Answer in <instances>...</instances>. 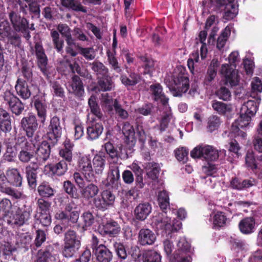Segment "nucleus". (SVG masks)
<instances>
[{
  "label": "nucleus",
  "instance_id": "obj_1",
  "mask_svg": "<svg viewBox=\"0 0 262 262\" xmlns=\"http://www.w3.org/2000/svg\"><path fill=\"white\" fill-rule=\"evenodd\" d=\"M172 76L171 82L168 84L170 92L174 97H181L189 89V79L186 69L183 67L178 69Z\"/></svg>",
  "mask_w": 262,
  "mask_h": 262
},
{
  "label": "nucleus",
  "instance_id": "obj_2",
  "mask_svg": "<svg viewBox=\"0 0 262 262\" xmlns=\"http://www.w3.org/2000/svg\"><path fill=\"white\" fill-rule=\"evenodd\" d=\"M63 245L61 254L64 257H73L81 247V237L72 229H69L64 233Z\"/></svg>",
  "mask_w": 262,
  "mask_h": 262
},
{
  "label": "nucleus",
  "instance_id": "obj_3",
  "mask_svg": "<svg viewBox=\"0 0 262 262\" xmlns=\"http://www.w3.org/2000/svg\"><path fill=\"white\" fill-rule=\"evenodd\" d=\"M9 18L15 32L21 33L23 37L29 40L31 38L30 31H34V24H29V20L14 11L8 14Z\"/></svg>",
  "mask_w": 262,
  "mask_h": 262
},
{
  "label": "nucleus",
  "instance_id": "obj_4",
  "mask_svg": "<svg viewBox=\"0 0 262 262\" xmlns=\"http://www.w3.org/2000/svg\"><path fill=\"white\" fill-rule=\"evenodd\" d=\"M32 211L30 205H25L23 207H18L8 217L7 223L9 225L17 227L29 224Z\"/></svg>",
  "mask_w": 262,
  "mask_h": 262
},
{
  "label": "nucleus",
  "instance_id": "obj_5",
  "mask_svg": "<svg viewBox=\"0 0 262 262\" xmlns=\"http://www.w3.org/2000/svg\"><path fill=\"white\" fill-rule=\"evenodd\" d=\"M62 126L60 118L55 116L50 119L49 124L47 128V139L52 146L57 144L61 137Z\"/></svg>",
  "mask_w": 262,
  "mask_h": 262
},
{
  "label": "nucleus",
  "instance_id": "obj_6",
  "mask_svg": "<svg viewBox=\"0 0 262 262\" xmlns=\"http://www.w3.org/2000/svg\"><path fill=\"white\" fill-rule=\"evenodd\" d=\"M154 222L157 229L165 231V233L170 234L177 232L182 228V223L177 220H173L170 223V219L167 216L164 217L163 214H158L154 217Z\"/></svg>",
  "mask_w": 262,
  "mask_h": 262
},
{
  "label": "nucleus",
  "instance_id": "obj_7",
  "mask_svg": "<svg viewBox=\"0 0 262 262\" xmlns=\"http://www.w3.org/2000/svg\"><path fill=\"white\" fill-rule=\"evenodd\" d=\"M4 102L10 111L16 116L22 114L25 109V104L10 90H6L2 95Z\"/></svg>",
  "mask_w": 262,
  "mask_h": 262
},
{
  "label": "nucleus",
  "instance_id": "obj_8",
  "mask_svg": "<svg viewBox=\"0 0 262 262\" xmlns=\"http://www.w3.org/2000/svg\"><path fill=\"white\" fill-rule=\"evenodd\" d=\"M190 156L194 159L204 158L207 161H214L219 158V152L212 146L199 145L191 151Z\"/></svg>",
  "mask_w": 262,
  "mask_h": 262
},
{
  "label": "nucleus",
  "instance_id": "obj_9",
  "mask_svg": "<svg viewBox=\"0 0 262 262\" xmlns=\"http://www.w3.org/2000/svg\"><path fill=\"white\" fill-rule=\"evenodd\" d=\"M116 196L110 189L103 190L100 195L93 199V204L99 210L104 211L114 205Z\"/></svg>",
  "mask_w": 262,
  "mask_h": 262
},
{
  "label": "nucleus",
  "instance_id": "obj_10",
  "mask_svg": "<svg viewBox=\"0 0 262 262\" xmlns=\"http://www.w3.org/2000/svg\"><path fill=\"white\" fill-rule=\"evenodd\" d=\"M120 224L113 219H110L106 222H102L98 226L97 230L103 237H116L121 232Z\"/></svg>",
  "mask_w": 262,
  "mask_h": 262
},
{
  "label": "nucleus",
  "instance_id": "obj_11",
  "mask_svg": "<svg viewBox=\"0 0 262 262\" xmlns=\"http://www.w3.org/2000/svg\"><path fill=\"white\" fill-rule=\"evenodd\" d=\"M211 5L224 10L225 17L228 19H233L238 13V6L234 0H209Z\"/></svg>",
  "mask_w": 262,
  "mask_h": 262
},
{
  "label": "nucleus",
  "instance_id": "obj_12",
  "mask_svg": "<svg viewBox=\"0 0 262 262\" xmlns=\"http://www.w3.org/2000/svg\"><path fill=\"white\" fill-rule=\"evenodd\" d=\"M22 182L23 177L16 168H9L6 170L5 174H1L0 185L9 184L15 187H20Z\"/></svg>",
  "mask_w": 262,
  "mask_h": 262
},
{
  "label": "nucleus",
  "instance_id": "obj_13",
  "mask_svg": "<svg viewBox=\"0 0 262 262\" xmlns=\"http://www.w3.org/2000/svg\"><path fill=\"white\" fill-rule=\"evenodd\" d=\"M20 128L25 132L28 139L32 138L38 128V120L36 116L32 113L24 117L20 120Z\"/></svg>",
  "mask_w": 262,
  "mask_h": 262
},
{
  "label": "nucleus",
  "instance_id": "obj_14",
  "mask_svg": "<svg viewBox=\"0 0 262 262\" xmlns=\"http://www.w3.org/2000/svg\"><path fill=\"white\" fill-rule=\"evenodd\" d=\"M222 74L224 77V84L230 88H234L239 84L240 77L238 71L232 69L227 64H223L221 69Z\"/></svg>",
  "mask_w": 262,
  "mask_h": 262
},
{
  "label": "nucleus",
  "instance_id": "obj_15",
  "mask_svg": "<svg viewBox=\"0 0 262 262\" xmlns=\"http://www.w3.org/2000/svg\"><path fill=\"white\" fill-rule=\"evenodd\" d=\"M79 170L88 182H92L95 178L91 158L88 156L80 157L78 161Z\"/></svg>",
  "mask_w": 262,
  "mask_h": 262
},
{
  "label": "nucleus",
  "instance_id": "obj_16",
  "mask_svg": "<svg viewBox=\"0 0 262 262\" xmlns=\"http://www.w3.org/2000/svg\"><path fill=\"white\" fill-rule=\"evenodd\" d=\"M34 50L38 68L45 75H47L48 74L47 68L48 59L40 41L35 42Z\"/></svg>",
  "mask_w": 262,
  "mask_h": 262
},
{
  "label": "nucleus",
  "instance_id": "obj_17",
  "mask_svg": "<svg viewBox=\"0 0 262 262\" xmlns=\"http://www.w3.org/2000/svg\"><path fill=\"white\" fill-rule=\"evenodd\" d=\"M251 120L250 115L245 114L243 112H240V116L239 118L235 120L232 123L231 131L232 133L235 134V136H242L244 138L246 136V133L241 129H243L246 127L249 124Z\"/></svg>",
  "mask_w": 262,
  "mask_h": 262
},
{
  "label": "nucleus",
  "instance_id": "obj_18",
  "mask_svg": "<svg viewBox=\"0 0 262 262\" xmlns=\"http://www.w3.org/2000/svg\"><path fill=\"white\" fill-rule=\"evenodd\" d=\"M104 130L103 125L101 121L92 119L86 127V138L88 140L94 141L98 139Z\"/></svg>",
  "mask_w": 262,
  "mask_h": 262
},
{
  "label": "nucleus",
  "instance_id": "obj_19",
  "mask_svg": "<svg viewBox=\"0 0 262 262\" xmlns=\"http://www.w3.org/2000/svg\"><path fill=\"white\" fill-rule=\"evenodd\" d=\"M62 145L63 147L59 150L58 159L72 165L73 162V150L74 144L69 139L66 138Z\"/></svg>",
  "mask_w": 262,
  "mask_h": 262
},
{
  "label": "nucleus",
  "instance_id": "obj_20",
  "mask_svg": "<svg viewBox=\"0 0 262 262\" xmlns=\"http://www.w3.org/2000/svg\"><path fill=\"white\" fill-rule=\"evenodd\" d=\"M104 185L106 187L117 188L120 184V175L119 166L117 165H111L107 173L106 179Z\"/></svg>",
  "mask_w": 262,
  "mask_h": 262
},
{
  "label": "nucleus",
  "instance_id": "obj_21",
  "mask_svg": "<svg viewBox=\"0 0 262 262\" xmlns=\"http://www.w3.org/2000/svg\"><path fill=\"white\" fill-rule=\"evenodd\" d=\"M48 141L43 140L38 145L36 151V160L39 163H45L50 158L51 147H53Z\"/></svg>",
  "mask_w": 262,
  "mask_h": 262
},
{
  "label": "nucleus",
  "instance_id": "obj_22",
  "mask_svg": "<svg viewBox=\"0 0 262 262\" xmlns=\"http://www.w3.org/2000/svg\"><path fill=\"white\" fill-rule=\"evenodd\" d=\"M71 165L58 159L57 162L55 163H50L46 165L45 167L49 169L52 175L57 177H62L65 175L68 170L69 166Z\"/></svg>",
  "mask_w": 262,
  "mask_h": 262
},
{
  "label": "nucleus",
  "instance_id": "obj_23",
  "mask_svg": "<svg viewBox=\"0 0 262 262\" xmlns=\"http://www.w3.org/2000/svg\"><path fill=\"white\" fill-rule=\"evenodd\" d=\"M154 232L148 228L141 229L138 234V243L142 246L152 245L156 241Z\"/></svg>",
  "mask_w": 262,
  "mask_h": 262
},
{
  "label": "nucleus",
  "instance_id": "obj_24",
  "mask_svg": "<svg viewBox=\"0 0 262 262\" xmlns=\"http://www.w3.org/2000/svg\"><path fill=\"white\" fill-rule=\"evenodd\" d=\"M39 167L36 163L28 165L25 167V174L28 185L32 189L37 186V170Z\"/></svg>",
  "mask_w": 262,
  "mask_h": 262
},
{
  "label": "nucleus",
  "instance_id": "obj_25",
  "mask_svg": "<svg viewBox=\"0 0 262 262\" xmlns=\"http://www.w3.org/2000/svg\"><path fill=\"white\" fill-rule=\"evenodd\" d=\"M150 91L154 101L160 102L163 106L168 105L169 99L164 94L163 88L160 83L152 84L150 86Z\"/></svg>",
  "mask_w": 262,
  "mask_h": 262
},
{
  "label": "nucleus",
  "instance_id": "obj_26",
  "mask_svg": "<svg viewBox=\"0 0 262 262\" xmlns=\"http://www.w3.org/2000/svg\"><path fill=\"white\" fill-rule=\"evenodd\" d=\"M14 88L17 95L23 100L28 99L32 95L30 88L24 79L18 78Z\"/></svg>",
  "mask_w": 262,
  "mask_h": 262
},
{
  "label": "nucleus",
  "instance_id": "obj_27",
  "mask_svg": "<svg viewBox=\"0 0 262 262\" xmlns=\"http://www.w3.org/2000/svg\"><path fill=\"white\" fill-rule=\"evenodd\" d=\"M97 80V85L94 88V90L95 91L98 90L99 92L111 91L115 87L114 82L110 73Z\"/></svg>",
  "mask_w": 262,
  "mask_h": 262
},
{
  "label": "nucleus",
  "instance_id": "obj_28",
  "mask_svg": "<svg viewBox=\"0 0 262 262\" xmlns=\"http://www.w3.org/2000/svg\"><path fill=\"white\" fill-rule=\"evenodd\" d=\"M151 210L152 207L149 203H140L134 210L135 217L137 220L143 221L147 218Z\"/></svg>",
  "mask_w": 262,
  "mask_h": 262
},
{
  "label": "nucleus",
  "instance_id": "obj_29",
  "mask_svg": "<svg viewBox=\"0 0 262 262\" xmlns=\"http://www.w3.org/2000/svg\"><path fill=\"white\" fill-rule=\"evenodd\" d=\"M128 75L123 74L120 76L121 83L127 89L135 86L140 83L142 80V77L138 73L135 72H128Z\"/></svg>",
  "mask_w": 262,
  "mask_h": 262
},
{
  "label": "nucleus",
  "instance_id": "obj_30",
  "mask_svg": "<svg viewBox=\"0 0 262 262\" xmlns=\"http://www.w3.org/2000/svg\"><path fill=\"white\" fill-rule=\"evenodd\" d=\"M255 220L254 217H246L239 222L238 228L242 233L248 235L255 231Z\"/></svg>",
  "mask_w": 262,
  "mask_h": 262
},
{
  "label": "nucleus",
  "instance_id": "obj_31",
  "mask_svg": "<svg viewBox=\"0 0 262 262\" xmlns=\"http://www.w3.org/2000/svg\"><path fill=\"white\" fill-rule=\"evenodd\" d=\"M92 163L93 170L95 174H102L106 163L105 153L99 152L96 154L93 159Z\"/></svg>",
  "mask_w": 262,
  "mask_h": 262
},
{
  "label": "nucleus",
  "instance_id": "obj_32",
  "mask_svg": "<svg viewBox=\"0 0 262 262\" xmlns=\"http://www.w3.org/2000/svg\"><path fill=\"white\" fill-rule=\"evenodd\" d=\"M98 262H111L113 257L112 252L104 244H100V247L93 252Z\"/></svg>",
  "mask_w": 262,
  "mask_h": 262
},
{
  "label": "nucleus",
  "instance_id": "obj_33",
  "mask_svg": "<svg viewBox=\"0 0 262 262\" xmlns=\"http://www.w3.org/2000/svg\"><path fill=\"white\" fill-rule=\"evenodd\" d=\"M70 85L72 89L71 93L77 97H81L84 93L83 83L77 75H73L71 77Z\"/></svg>",
  "mask_w": 262,
  "mask_h": 262
},
{
  "label": "nucleus",
  "instance_id": "obj_34",
  "mask_svg": "<svg viewBox=\"0 0 262 262\" xmlns=\"http://www.w3.org/2000/svg\"><path fill=\"white\" fill-rule=\"evenodd\" d=\"M122 134L124 136L125 142L131 146L136 143L135 129L128 122H125L122 128Z\"/></svg>",
  "mask_w": 262,
  "mask_h": 262
},
{
  "label": "nucleus",
  "instance_id": "obj_35",
  "mask_svg": "<svg viewBox=\"0 0 262 262\" xmlns=\"http://www.w3.org/2000/svg\"><path fill=\"white\" fill-rule=\"evenodd\" d=\"M68 212L64 211H59L55 214V219L60 221L61 224L63 225L66 222H70L72 224H75L77 222L79 213L73 212L71 214H68Z\"/></svg>",
  "mask_w": 262,
  "mask_h": 262
},
{
  "label": "nucleus",
  "instance_id": "obj_36",
  "mask_svg": "<svg viewBox=\"0 0 262 262\" xmlns=\"http://www.w3.org/2000/svg\"><path fill=\"white\" fill-rule=\"evenodd\" d=\"M99 192L98 186L96 184L91 183L81 188L80 193L81 196L85 200L89 201L94 199Z\"/></svg>",
  "mask_w": 262,
  "mask_h": 262
},
{
  "label": "nucleus",
  "instance_id": "obj_37",
  "mask_svg": "<svg viewBox=\"0 0 262 262\" xmlns=\"http://www.w3.org/2000/svg\"><path fill=\"white\" fill-rule=\"evenodd\" d=\"M88 64L91 67L97 79L110 73L107 67L99 60H94L88 63Z\"/></svg>",
  "mask_w": 262,
  "mask_h": 262
},
{
  "label": "nucleus",
  "instance_id": "obj_38",
  "mask_svg": "<svg viewBox=\"0 0 262 262\" xmlns=\"http://www.w3.org/2000/svg\"><path fill=\"white\" fill-rule=\"evenodd\" d=\"M135 186L132 187L127 192V195L130 197H132L134 199H136L139 196L141 193V189H143L145 185V183L143 182V175H139L135 176Z\"/></svg>",
  "mask_w": 262,
  "mask_h": 262
},
{
  "label": "nucleus",
  "instance_id": "obj_39",
  "mask_svg": "<svg viewBox=\"0 0 262 262\" xmlns=\"http://www.w3.org/2000/svg\"><path fill=\"white\" fill-rule=\"evenodd\" d=\"M157 201L160 208L162 211L164 217L166 216V213L168 209H169V198L168 192L163 190L158 192Z\"/></svg>",
  "mask_w": 262,
  "mask_h": 262
},
{
  "label": "nucleus",
  "instance_id": "obj_40",
  "mask_svg": "<svg viewBox=\"0 0 262 262\" xmlns=\"http://www.w3.org/2000/svg\"><path fill=\"white\" fill-rule=\"evenodd\" d=\"M53 250L52 247H49L38 250L35 262H55L56 258L52 253Z\"/></svg>",
  "mask_w": 262,
  "mask_h": 262
},
{
  "label": "nucleus",
  "instance_id": "obj_41",
  "mask_svg": "<svg viewBox=\"0 0 262 262\" xmlns=\"http://www.w3.org/2000/svg\"><path fill=\"white\" fill-rule=\"evenodd\" d=\"M139 58L143 62L142 66L144 69V74L151 75L155 70L154 60L147 54L140 55L139 56Z\"/></svg>",
  "mask_w": 262,
  "mask_h": 262
},
{
  "label": "nucleus",
  "instance_id": "obj_42",
  "mask_svg": "<svg viewBox=\"0 0 262 262\" xmlns=\"http://www.w3.org/2000/svg\"><path fill=\"white\" fill-rule=\"evenodd\" d=\"M61 5L68 9H71L76 12L86 13V7L83 6L80 0H60Z\"/></svg>",
  "mask_w": 262,
  "mask_h": 262
},
{
  "label": "nucleus",
  "instance_id": "obj_43",
  "mask_svg": "<svg viewBox=\"0 0 262 262\" xmlns=\"http://www.w3.org/2000/svg\"><path fill=\"white\" fill-rule=\"evenodd\" d=\"M37 192L41 198L47 199L53 196L55 190L48 182L44 181L38 186Z\"/></svg>",
  "mask_w": 262,
  "mask_h": 262
},
{
  "label": "nucleus",
  "instance_id": "obj_44",
  "mask_svg": "<svg viewBox=\"0 0 262 262\" xmlns=\"http://www.w3.org/2000/svg\"><path fill=\"white\" fill-rule=\"evenodd\" d=\"M34 105L37 111V116L39 119V121L42 124H44L47 119V105L45 103L42 102L39 99H36Z\"/></svg>",
  "mask_w": 262,
  "mask_h": 262
},
{
  "label": "nucleus",
  "instance_id": "obj_45",
  "mask_svg": "<svg viewBox=\"0 0 262 262\" xmlns=\"http://www.w3.org/2000/svg\"><path fill=\"white\" fill-rule=\"evenodd\" d=\"M80 219L82 221L81 228L83 231H86L95 222L94 215L90 211L84 212L81 214Z\"/></svg>",
  "mask_w": 262,
  "mask_h": 262
},
{
  "label": "nucleus",
  "instance_id": "obj_46",
  "mask_svg": "<svg viewBox=\"0 0 262 262\" xmlns=\"http://www.w3.org/2000/svg\"><path fill=\"white\" fill-rule=\"evenodd\" d=\"M116 54L111 53L110 50H107L106 52L107 59L111 69L117 73L120 74L122 72V69L116 57Z\"/></svg>",
  "mask_w": 262,
  "mask_h": 262
},
{
  "label": "nucleus",
  "instance_id": "obj_47",
  "mask_svg": "<svg viewBox=\"0 0 262 262\" xmlns=\"http://www.w3.org/2000/svg\"><path fill=\"white\" fill-rule=\"evenodd\" d=\"M258 104V103L255 100H249L243 105L241 112H243L248 115H250V117L253 116L257 112Z\"/></svg>",
  "mask_w": 262,
  "mask_h": 262
},
{
  "label": "nucleus",
  "instance_id": "obj_48",
  "mask_svg": "<svg viewBox=\"0 0 262 262\" xmlns=\"http://www.w3.org/2000/svg\"><path fill=\"white\" fill-rule=\"evenodd\" d=\"M66 42L67 44L65 48L66 54L72 57H76L79 53L77 50H78L79 51V47H81V46L76 43L73 38L66 39Z\"/></svg>",
  "mask_w": 262,
  "mask_h": 262
},
{
  "label": "nucleus",
  "instance_id": "obj_49",
  "mask_svg": "<svg viewBox=\"0 0 262 262\" xmlns=\"http://www.w3.org/2000/svg\"><path fill=\"white\" fill-rule=\"evenodd\" d=\"M143 262H161V255L155 250H146L142 253Z\"/></svg>",
  "mask_w": 262,
  "mask_h": 262
},
{
  "label": "nucleus",
  "instance_id": "obj_50",
  "mask_svg": "<svg viewBox=\"0 0 262 262\" xmlns=\"http://www.w3.org/2000/svg\"><path fill=\"white\" fill-rule=\"evenodd\" d=\"M34 146L25 149H22L18 155L19 160L24 163H27L34 157Z\"/></svg>",
  "mask_w": 262,
  "mask_h": 262
},
{
  "label": "nucleus",
  "instance_id": "obj_51",
  "mask_svg": "<svg viewBox=\"0 0 262 262\" xmlns=\"http://www.w3.org/2000/svg\"><path fill=\"white\" fill-rule=\"evenodd\" d=\"M14 32L7 21L0 23V40L5 42Z\"/></svg>",
  "mask_w": 262,
  "mask_h": 262
},
{
  "label": "nucleus",
  "instance_id": "obj_52",
  "mask_svg": "<svg viewBox=\"0 0 262 262\" xmlns=\"http://www.w3.org/2000/svg\"><path fill=\"white\" fill-rule=\"evenodd\" d=\"M50 34L54 48L58 53H62L63 52L64 41L62 39L60 38L58 32L56 30H52Z\"/></svg>",
  "mask_w": 262,
  "mask_h": 262
},
{
  "label": "nucleus",
  "instance_id": "obj_53",
  "mask_svg": "<svg viewBox=\"0 0 262 262\" xmlns=\"http://www.w3.org/2000/svg\"><path fill=\"white\" fill-rule=\"evenodd\" d=\"M212 107L214 111L221 115H225L232 111L230 104H227L216 100H214L212 102Z\"/></svg>",
  "mask_w": 262,
  "mask_h": 262
},
{
  "label": "nucleus",
  "instance_id": "obj_54",
  "mask_svg": "<svg viewBox=\"0 0 262 262\" xmlns=\"http://www.w3.org/2000/svg\"><path fill=\"white\" fill-rule=\"evenodd\" d=\"M178 249L174 253L182 255H188L190 252V244L184 237H181L177 244Z\"/></svg>",
  "mask_w": 262,
  "mask_h": 262
},
{
  "label": "nucleus",
  "instance_id": "obj_55",
  "mask_svg": "<svg viewBox=\"0 0 262 262\" xmlns=\"http://www.w3.org/2000/svg\"><path fill=\"white\" fill-rule=\"evenodd\" d=\"M46 241V233L41 229H37L35 232V238L34 244L31 246L32 250H36L37 248L41 246L43 243Z\"/></svg>",
  "mask_w": 262,
  "mask_h": 262
},
{
  "label": "nucleus",
  "instance_id": "obj_56",
  "mask_svg": "<svg viewBox=\"0 0 262 262\" xmlns=\"http://www.w3.org/2000/svg\"><path fill=\"white\" fill-rule=\"evenodd\" d=\"M63 190L72 198L78 199L79 194L75 185L70 180H66L63 183Z\"/></svg>",
  "mask_w": 262,
  "mask_h": 262
},
{
  "label": "nucleus",
  "instance_id": "obj_57",
  "mask_svg": "<svg viewBox=\"0 0 262 262\" xmlns=\"http://www.w3.org/2000/svg\"><path fill=\"white\" fill-rule=\"evenodd\" d=\"M88 104L92 114L94 115L98 119H101L103 117V114L96 101V98L94 96H91L89 99Z\"/></svg>",
  "mask_w": 262,
  "mask_h": 262
},
{
  "label": "nucleus",
  "instance_id": "obj_58",
  "mask_svg": "<svg viewBox=\"0 0 262 262\" xmlns=\"http://www.w3.org/2000/svg\"><path fill=\"white\" fill-rule=\"evenodd\" d=\"M145 168L147 170V175L152 180H156L158 178L160 168L157 163H148Z\"/></svg>",
  "mask_w": 262,
  "mask_h": 262
},
{
  "label": "nucleus",
  "instance_id": "obj_59",
  "mask_svg": "<svg viewBox=\"0 0 262 262\" xmlns=\"http://www.w3.org/2000/svg\"><path fill=\"white\" fill-rule=\"evenodd\" d=\"M113 248L118 257L121 260H125L127 257L126 247L123 243L115 242L113 243Z\"/></svg>",
  "mask_w": 262,
  "mask_h": 262
},
{
  "label": "nucleus",
  "instance_id": "obj_60",
  "mask_svg": "<svg viewBox=\"0 0 262 262\" xmlns=\"http://www.w3.org/2000/svg\"><path fill=\"white\" fill-rule=\"evenodd\" d=\"M50 85L53 95L61 98L65 97L66 96L64 88L59 82L57 81H50Z\"/></svg>",
  "mask_w": 262,
  "mask_h": 262
},
{
  "label": "nucleus",
  "instance_id": "obj_61",
  "mask_svg": "<svg viewBox=\"0 0 262 262\" xmlns=\"http://www.w3.org/2000/svg\"><path fill=\"white\" fill-rule=\"evenodd\" d=\"M141 118H137L136 120V129L139 141L144 145L146 140V134L143 128L142 122H140Z\"/></svg>",
  "mask_w": 262,
  "mask_h": 262
},
{
  "label": "nucleus",
  "instance_id": "obj_62",
  "mask_svg": "<svg viewBox=\"0 0 262 262\" xmlns=\"http://www.w3.org/2000/svg\"><path fill=\"white\" fill-rule=\"evenodd\" d=\"M221 124L220 118L216 115L210 116L207 120V129L208 132L212 133L217 130Z\"/></svg>",
  "mask_w": 262,
  "mask_h": 262
},
{
  "label": "nucleus",
  "instance_id": "obj_63",
  "mask_svg": "<svg viewBox=\"0 0 262 262\" xmlns=\"http://www.w3.org/2000/svg\"><path fill=\"white\" fill-rule=\"evenodd\" d=\"M189 150L188 148L181 147L176 148L174 151V156L177 160L183 163H186L188 159Z\"/></svg>",
  "mask_w": 262,
  "mask_h": 262
},
{
  "label": "nucleus",
  "instance_id": "obj_64",
  "mask_svg": "<svg viewBox=\"0 0 262 262\" xmlns=\"http://www.w3.org/2000/svg\"><path fill=\"white\" fill-rule=\"evenodd\" d=\"M245 163L247 167L253 171L257 169V164L253 151L249 150L247 151L245 156Z\"/></svg>",
  "mask_w": 262,
  "mask_h": 262
}]
</instances>
